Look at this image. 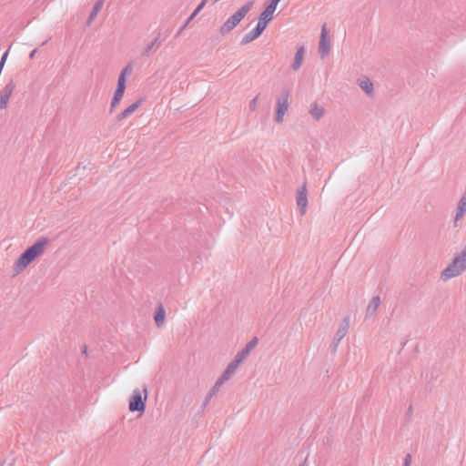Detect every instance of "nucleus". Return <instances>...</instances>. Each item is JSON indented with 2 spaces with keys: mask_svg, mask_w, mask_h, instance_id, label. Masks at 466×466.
<instances>
[{
  "mask_svg": "<svg viewBox=\"0 0 466 466\" xmlns=\"http://www.w3.org/2000/svg\"><path fill=\"white\" fill-rule=\"evenodd\" d=\"M48 238H40L31 247H29L20 257L15 261L13 271L14 275H18L24 271L36 258L44 254L47 245Z\"/></svg>",
  "mask_w": 466,
  "mask_h": 466,
  "instance_id": "obj_1",
  "label": "nucleus"
},
{
  "mask_svg": "<svg viewBox=\"0 0 466 466\" xmlns=\"http://www.w3.org/2000/svg\"><path fill=\"white\" fill-rule=\"evenodd\" d=\"M466 270V248L454 255L451 262L441 272L440 279L446 282Z\"/></svg>",
  "mask_w": 466,
  "mask_h": 466,
  "instance_id": "obj_2",
  "label": "nucleus"
},
{
  "mask_svg": "<svg viewBox=\"0 0 466 466\" xmlns=\"http://www.w3.org/2000/svg\"><path fill=\"white\" fill-rule=\"evenodd\" d=\"M253 6V2L249 1L240 7L236 13H234L220 27V33L226 35L233 30L245 15L250 11Z\"/></svg>",
  "mask_w": 466,
  "mask_h": 466,
  "instance_id": "obj_3",
  "label": "nucleus"
},
{
  "mask_svg": "<svg viewBox=\"0 0 466 466\" xmlns=\"http://www.w3.org/2000/svg\"><path fill=\"white\" fill-rule=\"evenodd\" d=\"M132 67L130 66H127L124 67L118 76L116 89L115 90L111 104H110V112H112L120 103L125 89H126V77L127 75L131 74Z\"/></svg>",
  "mask_w": 466,
  "mask_h": 466,
  "instance_id": "obj_4",
  "label": "nucleus"
},
{
  "mask_svg": "<svg viewBox=\"0 0 466 466\" xmlns=\"http://www.w3.org/2000/svg\"><path fill=\"white\" fill-rule=\"evenodd\" d=\"M147 400V389L144 386L143 390L135 389L129 400L128 409L130 411L143 412Z\"/></svg>",
  "mask_w": 466,
  "mask_h": 466,
  "instance_id": "obj_5",
  "label": "nucleus"
},
{
  "mask_svg": "<svg viewBox=\"0 0 466 466\" xmlns=\"http://www.w3.org/2000/svg\"><path fill=\"white\" fill-rule=\"evenodd\" d=\"M289 93L285 90L282 91L280 96L277 98L274 120L278 124H282L284 121V116L289 109Z\"/></svg>",
  "mask_w": 466,
  "mask_h": 466,
  "instance_id": "obj_6",
  "label": "nucleus"
},
{
  "mask_svg": "<svg viewBox=\"0 0 466 466\" xmlns=\"http://www.w3.org/2000/svg\"><path fill=\"white\" fill-rule=\"evenodd\" d=\"M280 0H271L270 4L265 8V10L260 14L258 25L266 28L268 23L272 20L273 14L277 8L278 4Z\"/></svg>",
  "mask_w": 466,
  "mask_h": 466,
  "instance_id": "obj_7",
  "label": "nucleus"
},
{
  "mask_svg": "<svg viewBox=\"0 0 466 466\" xmlns=\"http://www.w3.org/2000/svg\"><path fill=\"white\" fill-rule=\"evenodd\" d=\"M349 329H350V318L345 317L343 319V320L341 321V323H340L339 329H337V331L334 335V338H333L332 345H333L334 351L337 350V348H338L339 342L347 335Z\"/></svg>",
  "mask_w": 466,
  "mask_h": 466,
  "instance_id": "obj_8",
  "label": "nucleus"
},
{
  "mask_svg": "<svg viewBox=\"0 0 466 466\" xmlns=\"http://www.w3.org/2000/svg\"><path fill=\"white\" fill-rule=\"evenodd\" d=\"M15 88L14 80H10L0 91V109L6 108L10 96Z\"/></svg>",
  "mask_w": 466,
  "mask_h": 466,
  "instance_id": "obj_9",
  "label": "nucleus"
},
{
  "mask_svg": "<svg viewBox=\"0 0 466 466\" xmlns=\"http://www.w3.org/2000/svg\"><path fill=\"white\" fill-rule=\"evenodd\" d=\"M297 205L301 215H305L308 207V191L306 183H304L297 192Z\"/></svg>",
  "mask_w": 466,
  "mask_h": 466,
  "instance_id": "obj_10",
  "label": "nucleus"
},
{
  "mask_svg": "<svg viewBox=\"0 0 466 466\" xmlns=\"http://www.w3.org/2000/svg\"><path fill=\"white\" fill-rule=\"evenodd\" d=\"M330 51V43L327 38V28L324 25L321 28L320 40L319 44V52L322 57L327 56Z\"/></svg>",
  "mask_w": 466,
  "mask_h": 466,
  "instance_id": "obj_11",
  "label": "nucleus"
},
{
  "mask_svg": "<svg viewBox=\"0 0 466 466\" xmlns=\"http://www.w3.org/2000/svg\"><path fill=\"white\" fill-rule=\"evenodd\" d=\"M465 213H466V188H465V191L463 192L462 196L461 197L458 206H457V208H456V213H455L454 221H453L455 227H457L458 222L463 218Z\"/></svg>",
  "mask_w": 466,
  "mask_h": 466,
  "instance_id": "obj_12",
  "label": "nucleus"
},
{
  "mask_svg": "<svg viewBox=\"0 0 466 466\" xmlns=\"http://www.w3.org/2000/svg\"><path fill=\"white\" fill-rule=\"evenodd\" d=\"M258 338H253L243 350H241L238 354L235 356V360L241 363L244 360L247 359V357L249 355L250 351L256 347L258 344Z\"/></svg>",
  "mask_w": 466,
  "mask_h": 466,
  "instance_id": "obj_13",
  "label": "nucleus"
},
{
  "mask_svg": "<svg viewBox=\"0 0 466 466\" xmlns=\"http://www.w3.org/2000/svg\"><path fill=\"white\" fill-rule=\"evenodd\" d=\"M265 29H263L262 27H260L259 25H257L254 29L249 31L248 34H246L242 37L240 44L241 45H247V44L254 41L255 39H257L262 34V32Z\"/></svg>",
  "mask_w": 466,
  "mask_h": 466,
  "instance_id": "obj_14",
  "label": "nucleus"
},
{
  "mask_svg": "<svg viewBox=\"0 0 466 466\" xmlns=\"http://www.w3.org/2000/svg\"><path fill=\"white\" fill-rule=\"evenodd\" d=\"M239 362L237 361L235 359L232 360L226 368V370L223 371L221 376L219 377L222 380L225 382L228 381L232 375L236 372L238 367L239 366Z\"/></svg>",
  "mask_w": 466,
  "mask_h": 466,
  "instance_id": "obj_15",
  "label": "nucleus"
},
{
  "mask_svg": "<svg viewBox=\"0 0 466 466\" xmlns=\"http://www.w3.org/2000/svg\"><path fill=\"white\" fill-rule=\"evenodd\" d=\"M380 305V299L379 296H375L373 297L368 306H367V309H366V318H370L372 316H374L379 309Z\"/></svg>",
  "mask_w": 466,
  "mask_h": 466,
  "instance_id": "obj_16",
  "label": "nucleus"
},
{
  "mask_svg": "<svg viewBox=\"0 0 466 466\" xmlns=\"http://www.w3.org/2000/svg\"><path fill=\"white\" fill-rule=\"evenodd\" d=\"M141 105V101H137L127 106L124 111L117 115L116 120L118 122L123 121L124 119L129 117Z\"/></svg>",
  "mask_w": 466,
  "mask_h": 466,
  "instance_id": "obj_17",
  "label": "nucleus"
},
{
  "mask_svg": "<svg viewBox=\"0 0 466 466\" xmlns=\"http://www.w3.org/2000/svg\"><path fill=\"white\" fill-rule=\"evenodd\" d=\"M359 86L368 96H372L374 93L373 83L367 76L359 79Z\"/></svg>",
  "mask_w": 466,
  "mask_h": 466,
  "instance_id": "obj_18",
  "label": "nucleus"
},
{
  "mask_svg": "<svg viewBox=\"0 0 466 466\" xmlns=\"http://www.w3.org/2000/svg\"><path fill=\"white\" fill-rule=\"evenodd\" d=\"M304 55H305V48L303 46H299L297 48V51H296V54H295V57H294V61L292 63V69L294 71H298L301 65H302V62H303V58H304Z\"/></svg>",
  "mask_w": 466,
  "mask_h": 466,
  "instance_id": "obj_19",
  "label": "nucleus"
},
{
  "mask_svg": "<svg viewBox=\"0 0 466 466\" xmlns=\"http://www.w3.org/2000/svg\"><path fill=\"white\" fill-rule=\"evenodd\" d=\"M160 46L159 35L151 41L142 51V56H148L156 52Z\"/></svg>",
  "mask_w": 466,
  "mask_h": 466,
  "instance_id": "obj_20",
  "label": "nucleus"
},
{
  "mask_svg": "<svg viewBox=\"0 0 466 466\" xmlns=\"http://www.w3.org/2000/svg\"><path fill=\"white\" fill-rule=\"evenodd\" d=\"M103 5H104V1L103 0H97L95 4V5L93 6V9L87 18V21H86V25L89 26L92 22L94 21V19L96 17L97 14L100 12V10L102 9L103 7Z\"/></svg>",
  "mask_w": 466,
  "mask_h": 466,
  "instance_id": "obj_21",
  "label": "nucleus"
},
{
  "mask_svg": "<svg viewBox=\"0 0 466 466\" xmlns=\"http://www.w3.org/2000/svg\"><path fill=\"white\" fill-rule=\"evenodd\" d=\"M309 114L315 120L319 121L324 116V108L317 103H313L310 106Z\"/></svg>",
  "mask_w": 466,
  "mask_h": 466,
  "instance_id": "obj_22",
  "label": "nucleus"
},
{
  "mask_svg": "<svg viewBox=\"0 0 466 466\" xmlns=\"http://www.w3.org/2000/svg\"><path fill=\"white\" fill-rule=\"evenodd\" d=\"M206 3H207V0L201 1V3L198 5V7L194 10V12L191 14V15L187 19L185 24L179 29L177 34H180L188 25V24L194 19V17L202 10V8L205 6Z\"/></svg>",
  "mask_w": 466,
  "mask_h": 466,
  "instance_id": "obj_23",
  "label": "nucleus"
},
{
  "mask_svg": "<svg viewBox=\"0 0 466 466\" xmlns=\"http://www.w3.org/2000/svg\"><path fill=\"white\" fill-rule=\"evenodd\" d=\"M165 309L162 305H159L154 316L156 325L159 328L164 324L165 321Z\"/></svg>",
  "mask_w": 466,
  "mask_h": 466,
  "instance_id": "obj_24",
  "label": "nucleus"
},
{
  "mask_svg": "<svg viewBox=\"0 0 466 466\" xmlns=\"http://www.w3.org/2000/svg\"><path fill=\"white\" fill-rule=\"evenodd\" d=\"M224 383H225V381H224V380H222L220 378H218V380H217V381L215 382V384L213 385V387L211 388V390H209V392L211 393V395H214V396H215V395L219 391V390H220L221 386H222Z\"/></svg>",
  "mask_w": 466,
  "mask_h": 466,
  "instance_id": "obj_25",
  "label": "nucleus"
},
{
  "mask_svg": "<svg viewBox=\"0 0 466 466\" xmlns=\"http://www.w3.org/2000/svg\"><path fill=\"white\" fill-rule=\"evenodd\" d=\"M257 105H258V96L254 97L249 102V109H250V111H255L257 109Z\"/></svg>",
  "mask_w": 466,
  "mask_h": 466,
  "instance_id": "obj_26",
  "label": "nucleus"
},
{
  "mask_svg": "<svg viewBox=\"0 0 466 466\" xmlns=\"http://www.w3.org/2000/svg\"><path fill=\"white\" fill-rule=\"evenodd\" d=\"M214 397V395H211L210 392H208L205 398V400H204V403H203V406H206L208 404V402L210 401V400Z\"/></svg>",
  "mask_w": 466,
  "mask_h": 466,
  "instance_id": "obj_27",
  "label": "nucleus"
},
{
  "mask_svg": "<svg viewBox=\"0 0 466 466\" xmlns=\"http://www.w3.org/2000/svg\"><path fill=\"white\" fill-rule=\"evenodd\" d=\"M410 461H411L410 454H407V456L405 458V461H404V466H410Z\"/></svg>",
  "mask_w": 466,
  "mask_h": 466,
  "instance_id": "obj_28",
  "label": "nucleus"
},
{
  "mask_svg": "<svg viewBox=\"0 0 466 466\" xmlns=\"http://www.w3.org/2000/svg\"><path fill=\"white\" fill-rule=\"evenodd\" d=\"M8 52L6 51L1 57V62L5 63Z\"/></svg>",
  "mask_w": 466,
  "mask_h": 466,
  "instance_id": "obj_29",
  "label": "nucleus"
},
{
  "mask_svg": "<svg viewBox=\"0 0 466 466\" xmlns=\"http://www.w3.org/2000/svg\"><path fill=\"white\" fill-rule=\"evenodd\" d=\"M36 51H37L36 49H34V50L30 53V55H29L30 58H33V57L35 56V55Z\"/></svg>",
  "mask_w": 466,
  "mask_h": 466,
  "instance_id": "obj_30",
  "label": "nucleus"
},
{
  "mask_svg": "<svg viewBox=\"0 0 466 466\" xmlns=\"http://www.w3.org/2000/svg\"><path fill=\"white\" fill-rule=\"evenodd\" d=\"M299 466H306V464L305 463H301Z\"/></svg>",
  "mask_w": 466,
  "mask_h": 466,
  "instance_id": "obj_31",
  "label": "nucleus"
}]
</instances>
